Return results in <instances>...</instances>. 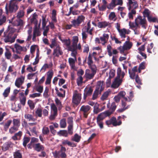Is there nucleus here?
<instances>
[{"instance_id":"1","label":"nucleus","mask_w":158,"mask_h":158,"mask_svg":"<svg viewBox=\"0 0 158 158\" xmlns=\"http://www.w3.org/2000/svg\"><path fill=\"white\" fill-rule=\"evenodd\" d=\"M123 4V0H111L110 3L107 6L102 5L101 7L98 5L99 10L100 11H105L107 7L108 9H113L117 5L122 6Z\"/></svg>"},{"instance_id":"2","label":"nucleus","mask_w":158,"mask_h":158,"mask_svg":"<svg viewBox=\"0 0 158 158\" xmlns=\"http://www.w3.org/2000/svg\"><path fill=\"white\" fill-rule=\"evenodd\" d=\"M6 13L8 14L9 12L12 13L16 11L18 9L17 2L11 0L10 2L9 9H8V4H6L5 6Z\"/></svg>"},{"instance_id":"3","label":"nucleus","mask_w":158,"mask_h":158,"mask_svg":"<svg viewBox=\"0 0 158 158\" xmlns=\"http://www.w3.org/2000/svg\"><path fill=\"white\" fill-rule=\"evenodd\" d=\"M60 148L59 151H55L52 152L53 156L55 158L61 157L62 158H65L66 157L67 155L65 153L66 151L65 147L60 145Z\"/></svg>"},{"instance_id":"4","label":"nucleus","mask_w":158,"mask_h":158,"mask_svg":"<svg viewBox=\"0 0 158 158\" xmlns=\"http://www.w3.org/2000/svg\"><path fill=\"white\" fill-rule=\"evenodd\" d=\"M138 27L141 26V27L145 29L147 26V22L146 18H143L140 15L138 16L135 20Z\"/></svg>"},{"instance_id":"5","label":"nucleus","mask_w":158,"mask_h":158,"mask_svg":"<svg viewBox=\"0 0 158 158\" xmlns=\"http://www.w3.org/2000/svg\"><path fill=\"white\" fill-rule=\"evenodd\" d=\"M109 38V35L106 34H103L102 36L100 38L96 37L95 39V41L96 43H101L102 45H104L107 43Z\"/></svg>"},{"instance_id":"6","label":"nucleus","mask_w":158,"mask_h":158,"mask_svg":"<svg viewBox=\"0 0 158 158\" xmlns=\"http://www.w3.org/2000/svg\"><path fill=\"white\" fill-rule=\"evenodd\" d=\"M126 94V93L124 91H121L118 94V95L121 98H123L125 101L127 102H130L132 100V98L134 97V95L133 91H131L129 93V96L127 97H125Z\"/></svg>"},{"instance_id":"7","label":"nucleus","mask_w":158,"mask_h":158,"mask_svg":"<svg viewBox=\"0 0 158 158\" xmlns=\"http://www.w3.org/2000/svg\"><path fill=\"white\" fill-rule=\"evenodd\" d=\"M72 100L73 106L74 107L77 106L79 104V94L77 91H74Z\"/></svg>"},{"instance_id":"8","label":"nucleus","mask_w":158,"mask_h":158,"mask_svg":"<svg viewBox=\"0 0 158 158\" xmlns=\"http://www.w3.org/2000/svg\"><path fill=\"white\" fill-rule=\"evenodd\" d=\"M120 77H116L114 79V81L113 82L111 87L114 88H118L120 85L122 81V78L120 79Z\"/></svg>"},{"instance_id":"9","label":"nucleus","mask_w":158,"mask_h":158,"mask_svg":"<svg viewBox=\"0 0 158 158\" xmlns=\"http://www.w3.org/2000/svg\"><path fill=\"white\" fill-rule=\"evenodd\" d=\"M111 114V112L109 111H105L99 114L97 118V120L103 121L106 117L109 116Z\"/></svg>"},{"instance_id":"10","label":"nucleus","mask_w":158,"mask_h":158,"mask_svg":"<svg viewBox=\"0 0 158 158\" xmlns=\"http://www.w3.org/2000/svg\"><path fill=\"white\" fill-rule=\"evenodd\" d=\"M54 73L52 70H51L47 73V77L45 82L46 85L50 84L51 83V79Z\"/></svg>"},{"instance_id":"11","label":"nucleus","mask_w":158,"mask_h":158,"mask_svg":"<svg viewBox=\"0 0 158 158\" xmlns=\"http://www.w3.org/2000/svg\"><path fill=\"white\" fill-rule=\"evenodd\" d=\"M128 10H130L131 9L135 10L138 7V4L137 2L135 1H132L131 0H129L128 3Z\"/></svg>"},{"instance_id":"12","label":"nucleus","mask_w":158,"mask_h":158,"mask_svg":"<svg viewBox=\"0 0 158 158\" xmlns=\"http://www.w3.org/2000/svg\"><path fill=\"white\" fill-rule=\"evenodd\" d=\"M63 53V52L61 50L60 47L59 45H58L54 49L53 55L55 57H58L60 55H61Z\"/></svg>"},{"instance_id":"13","label":"nucleus","mask_w":158,"mask_h":158,"mask_svg":"<svg viewBox=\"0 0 158 158\" xmlns=\"http://www.w3.org/2000/svg\"><path fill=\"white\" fill-rule=\"evenodd\" d=\"M6 33H6V32H4L3 35V37L4 38V42L6 43L9 42L10 43H12V42L11 41L12 34L9 33L7 35Z\"/></svg>"},{"instance_id":"14","label":"nucleus","mask_w":158,"mask_h":158,"mask_svg":"<svg viewBox=\"0 0 158 158\" xmlns=\"http://www.w3.org/2000/svg\"><path fill=\"white\" fill-rule=\"evenodd\" d=\"M78 41V37L77 36H73L72 40V45H71V47H70L71 48H73V49H75V48H79V44L77 46V43Z\"/></svg>"},{"instance_id":"15","label":"nucleus","mask_w":158,"mask_h":158,"mask_svg":"<svg viewBox=\"0 0 158 158\" xmlns=\"http://www.w3.org/2000/svg\"><path fill=\"white\" fill-rule=\"evenodd\" d=\"M90 109V107L89 106H82L80 110L84 112L83 115L84 117L86 118L88 116V114L87 113Z\"/></svg>"},{"instance_id":"16","label":"nucleus","mask_w":158,"mask_h":158,"mask_svg":"<svg viewBox=\"0 0 158 158\" xmlns=\"http://www.w3.org/2000/svg\"><path fill=\"white\" fill-rule=\"evenodd\" d=\"M24 80V77L22 76L17 78L15 83V85L17 87L19 88L20 85L23 83Z\"/></svg>"},{"instance_id":"17","label":"nucleus","mask_w":158,"mask_h":158,"mask_svg":"<svg viewBox=\"0 0 158 158\" xmlns=\"http://www.w3.org/2000/svg\"><path fill=\"white\" fill-rule=\"evenodd\" d=\"M76 60V58L75 60L72 58H69L68 59L71 68L74 70H77V68L75 66V63Z\"/></svg>"},{"instance_id":"18","label":"nucleus","mask_w":158,"mask_h":158,"mask_svg":"<svg viewBox=\"0 0 158 158\" xmlns=\"http://www.w3.org/2000/svg\"><path fill=\"white\" fill-rule=\"evenodd\" d=\"M13 145V144L11 142H8L4 144L2 147V150L4 151H6L11 148Z\"/></svg>"},{"instance_id":"19","label":"nucleus","mask_w":158,"mask_h":158,"mask_svg":"<svg viewBox=\"0 0 158 158\" xmlns=\"http://www.w3.org/2000/svg\"><path fill=\"white\" fill-rule=\"evenodd\" d=\"M110 103H108L107 105V107L108 108H109V111L110 112H111V114L115 111V110L117 105L114 102H113L111 104L110 106Z\"/></svg>"},{"instance_id":"20","label":"nucleus","mask_w":158,"mask_h":158,"mask_svg":"<svg viewBox=\"0 0 158 158\" xmlns=\"http://www.w3.org/2000/svg\"><path fill=\"white\" fill-rule=\"evenodd\" d=\"M111 122L112 124L114 126L116 127L117 126H119L122 124L121 120H119L118 122H117L116 118L114 117H112L110 119Z\"/></svg>"},{"instance_id":"21","label":"nucleus","mask_w":158,"mask_h":158,"mask_svg":"<svg viewBox=\"0 0 158 158\" xmlns=\"http://www.w3.org/2000/svg\"><path fill=\"white\" fill-rule=\"evenodd\" d=\"M110 24L109 22L105 21L99 22L98 23L97 26L99 28H105Z\"/></svg>"},{"instance_id":"22","label":"nucleus","mask_w":158,"mask_h":158,"mask_svg":"<svg viewBox=\"0 0 158 158\" xmlns=\"http://www.w3.org/2000/svg\"><path fill=\"white\" fill-rule=\"evenodd\" d=\"M13 154L14 158H23L22 153L21 150H16Z\"/></svg>"},{"instance_id":"23","label":"nucleus","mask_w":158,"mask_h":158,"mask_svg":"<svg viewBox=\"0 0 158 158\" xmlns=\"http://www.w3.org/2000/svg\"><path fill=\"white\" fill-rule=\"evenodd\" d=\"M34 149L35 151L39 152L41 150H43L44 148L43 146L41 145L40 143L35 144L34 146Z\"/></svg>"},{"instance_id":"24","label":"nucleus","mask_w":158,"mask_h":158,"mask_svg":"<svg viewBox=\"0 0 158 158\" xmlns=\"http://www.w3.org/2000/svg\"><path fill=\"white\" fill-rule=\"evenodd\" d=\"M25 8L24 6L23 7L22 9H20L17 13L16 17L17 18L20 19L22 18L24 15L25 14Z\"/></svg>"},{"instance_id":"25","label":"nucleus","mask_w":158,"mask_h":158,"mask_svg":"<svg viewBox=\"0 0 158 158\" xmlns=\"http://www.w3.org/2000/svg\"><path fill=\"white\" fill-rule=\"evenodd\" d=\"M62 143L64 145L67 144L68 146L72 147H76L77 145V143L71 142L67 140H63Z\"/></svg>"},{"instance_id":"26","label":"nucleus","mask_w":158,"mask_h":158,"mask_svg":"<svg viewBox=\"0 0 158 158\" xmlns=\"http://www.w3.org/2000/svg\"><path fill=\"white\" fill-rule=\"evenodd\" d=\"M22 135V132L19 131L18 133H15V135L12 137V139L14 140H19Z\"/></svg>"},{"instance_id":"27","label":"nucleus","mask_w":158,"mask_h":158,"mask_svg":"<svg viewBox=\"0 0 158 158\" xmlns=\"http://www.w3.org/2000/svg\"><path fill=\"white\" fill-rule=\"evenodd\" d=\"M143 15V17L145 18L146 17H147L148 19H149L151 17L150 15L151 14L150 11L148 9H145L144 11L142 12Z\"/></svg>"},{"instance_id":"28","label":"nucleus","mask_w":158,"mask_h":158,"mask_svg":"<svg viewBox=\"0 0 158 158\" xmlns=\"http://www.w3.org/2000/svg\"><path fill=\"white\" fill-rule=\"evenodd\" d=\"M126 50H129L132 47V43L129 41H126L123 45Z\"/></svg>"},{"instance_id":"29","label":"nucleus","mask_w":158,"mask_h":158,"mask_svg":"<svg viewBox=\"0 0 158 158\" xmlns=\"http://www.w3.org/2000/svg\"><path fill=\"white\" fill-rule=\"evenodd\" d=\"M24 117L26 119H28L29 121H31L35 122L36 120V119L34 118L32 114H25L24 115Z\"/></svg>"},{"instance_id":"30","label":"nucleus","mask_w":158,"mask_h":158,"mask_svg":"<svg viewBox=\"0 0 158 158\" xmlns=\"http://www.w3.org/2000/svg\"><path fill=\"white\" fill-rule=\"evenodd\" d=\"M14 47L16 50V52L18 54H20L21 52L23 50V47L17 44H15Z\"/></svg>"},{"instance_id":"31","label":"nucleus","mask_w":158,"mask_h":158,"mask_svg":"<svg viewBox=\"0 0 158 158\" xmlns=\"http://www.w3.org/2000/svg\"><path fill=\"white\" fill-rule=\"evenodd\" d=\"M93 91V89L91 88H89L87 90H86L85 91L84 93V98L85 99L88 96L91 95Z\"/></svg>"},{"instance_id":"32","label":"nucleus","mask_w":158,"mask_h":158,"mask_svg":"<svg viewBox=\"0 0 158 158\" xmlns=\"http://www.w3.org/2000/svg\"><path fill=\"white\" fill-rule=\"evenodd\" d=\"M117 77H120L121 76L122 78H123L125 76V73L124 72H122L121 69L120 67L118 68L117 69Z\"/></svg>"},{"instance_id":"33","label":"nucleus","mask_w":158,"mask_h":158,"mask_svg":"<svg viewBox=\"0 0 158 158\" xmlns=\"http://www.w3.org/2000/svg\"><path fill=\"white\" fill-rule=\"evenodd\" d=\"M37 16V15L36 13H34L32 15V17L31 19V22L35 24V26L37 25L38 21L36 19V17Z\"/></svg>"},{"instance_id":"34","label":"nucleus","mask_w":158,"mask_h":158,"mask_svg":"<svg viewBox=\"0 0 158 158\" xmlns=\"http://www.w3.org/2000/svg\"><path fill=\"white\" fill-rule=\"evenodd\" d=\"M118 31L119 33L120 36L122 38H125L126 37V34L127 32L126 29L125 28L121 29V30L119 31Z\"/></svg>"},{"instance_id":"35","label":"nucleus","mask_w":158,"mask_h":158,"mask_svg":"<svg viewBox=\"0 0 158 158\" xmlns=\"http://www.w3.org/2000/svg\"><path fill=\"white\" fill-rule=\"evenodd\" d=\"M61 41L64 43L68 48V50H69V48L71 47V45H70L71 41L70 39L61 40Z\"/></svg>"},{"instance_id":"36","label":"nucleus","mask_w":158,"mask_h":158,"mask_svg":"<svg viewBox=\"0 0 158 158\" xmlns=\"http://www.w3.org/2000/svg\"><path fill=\"white\" fill-rule=\"evenodd\" d=\"M42 110L40 108H38L35 111V116L36 117H41L42 115Z\"/></svg>"},{"instance_id":"37","label":"nucleus","mask_w":158,"mask_h":158,"mask_svg":"<svg viewBox=\"0 0 158 158\" xmlns=\"http://www.w3.org/2000/svg\"><path fill=\"white\" fill-rule=\"evenodd\" d=\"M10 87H8L5 89L2 94L4 98H6L8 96L10 92Z\"/></svg>"},{"instance_id":"38","label":"nucleus","mask_w":158,"mask_h":158,"mask_svg":"<svg viewBox=\"0 0 158 158\" xmlns=\"http://www.w3.org/2000/svg\"><path fill=\"white\" fill-rule=\"evenodd\" d=\"M30 138L29 137L24 136L23 139V144L24 147H26L27 144L30 141Z\"/></svg>"},{"instance_id":"39","label":"nucleus","mask_w":158,"mask_h":158,"mask_svg":"<svg viewBox=\"0 0 158 158\" xmlns=\"http://www.w3.org/2000/svg\"><path fill=\"white\" fill-rule=\"evenodd\" d=\"M6 51L5 53V56L7 59L9 60L11 56V54L8 48H6Z\"/></svg>"},{"instance_id":"40","label":"nucleus","mask_w":158,"mask_h":158,"mask_svg":"<svg viewBox=\"0 0 158 158\" xmlns=\"http://www.w3.org/2000/svg\"><path fill=\"white\" fill-rule=\"evenodd\" d=\"M33 34L36 35L37 36H40L41 35L40 32L39 28L37 27V25L35 26L33 30Z\"/></svg>"},{"instance_id":"41","label":"nucleus","mask_w":158,"mask_h":158,"mask_svg":"<svg viewBox=\"0 0 158 158\" xmlns=\"http://www.w3.org/2000/svg\"><path fill=\"white\" fill-rule=\"evenodd\" d=\"M77 48H75L73 49V48H71L70 47L68 50L69 51H71L72 52L71 53V55L72 56L76 58V56L77 54Z\"/></svg>"},{"instance_id":"42","label":"nucleus","mask_w":158,"mask_h":158,"mask_svg":"<svg viewBox=\"0 0 158 158\" xmlns=\"http://www.w3.org/2000/svg\"><path fill=\"white\" fill-rule=\"evenodd\" d=\"M55 102L58 110H61L63 106L60 101L58 98H56L55 99Z\"/></svg>"},{"instance_id":"43","label":"nucleus","mask_w":158,"mask_h":158,"mask_svg":"<svg viewBox=\"0 0 158 158\" xmlns=\"http://www.w3.org/2000/svg\"><path fill=\"white\" fill-rule=\"evenodd\" d=\"M89 68L91 70V72L94 74H96L97 72V68L95 65L92 64L91 65H88Z\"/></svg>"},{"instance_id":"44","label":"nucleus","mask_w":158,"mask_h":158,"mask_svg":"<svg viewBox=\"0 0 158 158\" xmlns=\"http://www.w3.org/2000/svg\"><path fill=\"white\" fill-rule=\"evenodd\" d=\"M51 44L50 45V47L51 48H53L55 46L57 47V43L56 42V38L52 39L51 40Z\"/></svg>"},{"instance_id":"45","label":"nucleus","mask_w":158,"mask_h":158,"mask_svg":"<svg viewBox=\"0 0 158 158\" xmlns=\"http://www.w3.org/2000/svg\"><path fill=\"white\" fill-rule=\"evenodd\" d=\"M58 134L60 136L67 137L68 136V133L66 130H60L58 132Z\"/></svg>"},{"instance_id":"46","label":"nucleus","mask_w":158,"mask_h":158,"mask_svg":"<svg viewBox=\"0 0 158 158\" xmlns=\"http://www.w3.org/2000/svg\"><path fill=\"white\" fill-rule=\"evenodd\" d=\"M13 125L18 127H19L20 125V121L19 119H14L13 120Z\"/></svg>"},{"instance_id":"47","label":"nucleus","mask_w":158,"mask_h":158,"mask_svg":"<svg viewBox=\"0 0 158 158\" xmlns=\"http://www.w3.org/2000/svg\"><path fill=\"white\" fill-rule=\"evenodd\" d=\"M72 23H73V25L75 27H76L79 26V16L77 17L76 19L73 20Z\"/></svg>"},{"instance_id":"48","label":"nucleus","mask_w":158,"mask_h":158,"mask_svg":"<svg viewBox=\"0 0 158 158\" xmlns=\"http://www.w3.org/2000/svg\"><path fill=\"white\" fill-rule=\"evenodd\" d=\"M42 132L44 135H48L49 133V130L48 128L46 127H44L43 128Z\"/></svg>"},{"instance_id":"49","label":"nucleus","mask_w":158,"mask_h":158,"mask_svg":"<svg viewBox=\"0 0 158 158\" xmlns=\"http://www.w3.org/2000/svg\"><path fill=\"white\" fill-rule=\"evenodd\" d=\"M19 130V127H16L13 126L12 127H11L9 129V132L12 134L15 132L16 131H17Z\"/></svg>"},{"instance_id":"50","label":"nucleus","mask_w":158,"mask_h":158,"mask_svg":"<svg viewBox=\"0 0 158 158\" xmlns=\"http://www.w3.org/2000/svg\"><path fill=\"white\" fill-rule=\"evenodd\" d=\"M60 127L61 128H64L66 127V123L65 119L63 118L60 120Z\"/></svg>"},{"instance_id":"51","label":"nucleus","mask_w":158,"mask_h":158,"mask_svg":"<svg viewBox=\"0 0 158 158\" xmlns=\"http://www.w3.org/2000/svg\"><path fill=\"white\" fill-rule=\"evenodd\" d=\"M12 122V121L11 120H8L7 121V123L5 124L4 125V130L5 131H7Z\"/></svg>"},{"instance_id":"52","label":"nucleus","mask_w":158,"mask_h":158,"mask_svg":"<svg viewBox=\"0 0 158 158\" xmlns=\"http://www.w3.org/2000/svg\"><path fill=\"white\" fill-rule=\"evenodd\" d=\"M93 57L90 53L89 54L87 59V64L88 65H91L93 64V61L92 58Z\"/></svg>"},{"instance_id":"53","label":"nucleus","mask_w":158,"mask_h":158,"mask_svg":"<svg viewBox=\"0 0 158 158\" xmlns=\"http://www.w3.org/2000/svg\"><path fill=\"white\" fill-rule=\"evenodd\" d=\"M89 70H87V71L86 72L85 74L86 77L87 78L89 79H92L94 77V75L95 74L92 73H87V72H89Z\"/></svg>"},{"instance_id":"54","label":"nucleus","mask_w":158,"mask_h":158,"mask_svg":"<svg viewBox=\"0 0 158 158\" xmlns=\"http://www.w3.org/2000/svg\"><path fill=\"white\" fill-rule=\"evenodd\" d=\"M27 103L31 110H32L34 109L35 106V104L32 100H29Z\"/></svg>"},{"instance_id":"55","label":"nucleus","mask_w":158,"mask_h":158,"mask_svg":"<svg viewBox=\"0 0 158 158\" xmlns=\"http://www.w3.org/2000/svg\"><path fill=\"white\" fill-rule=\"evenodd\" d=\"M71 140L77 142H79V136L77 134H76L73 136L71 138Z\"/></svg>"},{"instance_id":"56","label":"nucleus","mask_w":158,"mask_h":158,"mask_svg":"<svg viewBox=\"0 0 158 158\" xmlns=\"http://www.w3.org/2000/svg\"><path fill=\"white\" fill-rule=\"evenodd\" d=\"M136 11L135 10H131V11L128 13V16L129 19H133V15H135Z\"/></svg>"},{"instance_id":"57","label":"nucleus","mask_w":158,"mask_h":158,"mask_svg":"<svg viewBox=\"0 0 158 158\" xmlns=\"http://www.w3.org/2000/svg\"><path fill=\"white\" fill-rule=\"evenodd\" d=\"M135 82L139 85H142V80H141L139 77L138 74H136L135 77Z\"/></svg>"},{"instance_id":"58","label":"nucleus","mask_w":158,"mask_h":158,"mask_svg":"<svg viewBox=\"0 0 158 158\" xmlns=\"http://www.w3.org/2000/svg\"><path fill=\"white\" fill-rule=\"evenodd\" d=\"M129 73L130 75V77L132 79H134L135 78L136 76L135 73L133 72H131V70L129 69L128 70Z\"/></svg>"},{"instance_id":"59","label":"nucleus","mask_w":158,"mask_h":158,"mask_svg":"<svg viewBox=\"0 0 158 158\" xmlns=\"http://www.w3.org/2000/svg\"><path fill=\"white\" fill-rule=\"evenodd\" d=\"M112 48L110 44H109L107 46V49L108 54L110 56H111L112 55V53L111 52Z\"/></svg>"},{"instance_id":"60","label":"nucleus","mask_w":158,"mask_h":158,"mask_svg":"<svg viewBox=\"0 0 158 158\" xmlns=\"http://www.w3.org/2000/svg\"><path fill=\"white\" fill-rule=\"evenodd\" d=\"M6 18L5 16L3 15L0 17V24L2 25L6 21Z\"/></svg>"},{"instance_id":"61","label":"nucleus","mask_w":158,"mask_h":158,"mask_svg":"<svg viewBox=\"0 0 158 158\" xmlns=\"http://www.w3.org/2000/svg\"><path fill=\"white\" fill-rule=\"evenodd\" d=\"M153 44L152 43H151L150 45H148L147 48V52L149 53H152V52L151 50L153 48Z\"/></svg>"},{"instance_id":"62","label":"nucleus","mask_w":158,"mask_h":158,"mask_svg":"<svg viewBox=\"0 0 158 158\" xmlns=\"http://www.w3.org/2000/svg\"><path fill=\"white\" fill-rule=\"evenodd\" d=\"M99 90L98 89H96L93 94L92 99L95 100L97 98L98 95Z\"/></svg>"},{"instance_id":"63","label":"nucleus","mask_w":158,"mask_h":158,"mask_svg":"<svg viewBox=\"0 0 158 158\" xmlns=\"http://www.w3.org/2000/svg\"><path fill=\"white\" fill-rule=\"evenodd\" d=\"M129 25L131 29L133 28L137 27H138V25L136 24V22H135V23L134 22H129Z\"/></svg>"},{"instance_id":"64","label":"nucleus","mask_w":158,"mask_h":158,"mask_svg":"<svg viewBox=\"0 0 158 158\" xmlns=\"http://www.w3.org/2000/svg\"><path fill=\"white\" fill-rule=\"evenodd\" d=\"M51 108L53 111V113H57V110L56 105L54 103L52 104L51 106Z\"/></svg>"}]
</instances>
